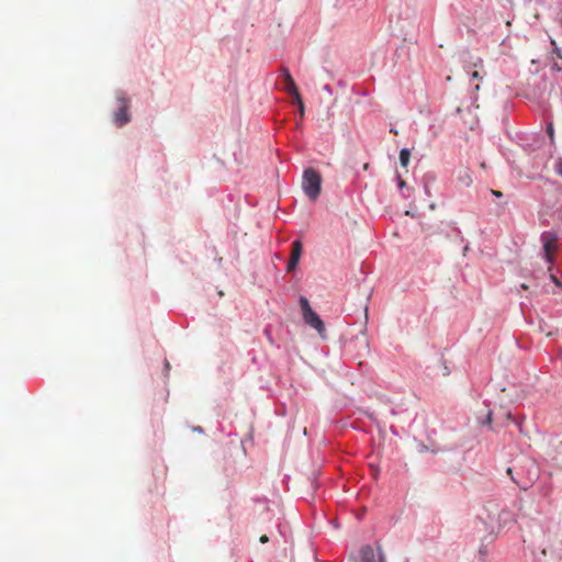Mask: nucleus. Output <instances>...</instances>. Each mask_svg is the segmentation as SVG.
<instances>
[{"label": "nucleus", "instance_id": "obj_21", "mask_svg": "<svg viewBox=\"0 0 562 562\" xmlns=\"http://www.w3.org/2000/svg\"><path fill=\"white\" fill-rule=\"evenodd\" d=\"M380 562H383V561H382V558H380Z\"/></svg>", "mask_w": 562, "mask_h": 562}, {"label": "nucleus", "instance_id": "obj_18", "mask_svg": "<svg viewBox=\"0 0 562 562\" xmlns=\"http://www.w3.org/2000/svg\"><path fill=\"white\" fill-rule=\"evenodd\" d=\"M482 65H483V60L481 58H479L477 61L474 63V67L482 66Z\"/></svg>", "mask_w": 562, "mask_h": 562}, {"label": "nucleus", "instance_id": "obj_10", "mask_svg": "<svg viewBox=\"0 0 562 562\" xmlns=\"http://www.w3.org/2000/svg\"><path fill=\"white\" fill-rule=\"evenodd\" d=\"M293 102L297 104L301 115H304V103L300 93L299 99H293Z\"/></svg>", "mask_w": 562, "mask_h": 562}, {"label": "nucleus", "instance_id": "obj_12", "mask_svg": "<svg viewBox=\"0 0 562 562\" xmlns=\"http://www.w3.org/2000/svg\"><path fill=\"white\" fill-rule=\"evenodd\" d=\"M492 412L490 411L486 415V418L485 420L483 422V424H486V425H491L492 424Z\"/></svg>", "mask_w": 562, "mask_h": 562}, {"label": "nucleus", "instance_id": "obj_16", "mask_svg": "<svg viewBox=\"0 0 562 562\" xmlns=\"http://www.w3.org/2000/svg\"><path fill=\"white\" fill-rule=\"evenodd\" d=\"M471 77H472V79H480L481 78L479 71H476V70L472 72Z\"/></svg>", "mask_w": 562, "mask_h": 562}, {"label": "nucleus", "instance_id": "obj_19", "mask_svg": "<svg viewBox=\"0 0 562 562\" xmlns=\"http://www.w3.org/2000/svg\"><path fill=\"white\" fill-rule=\"evenodd\" d=\"M363 169H364V170H368V169H369V164H368V162L363 165Z\"/></svg>", "mask_w": 562, "mask_h": 562}, {"label": "nucleus", "instance_id": "obj_7", "mask_svg": "<svg viewBox=\"0 0 562 562\" xmlns=\"http://www.w3.org/2000/svg\"><path fill=\"white\" fill-rule=\"evenodd\" d=\"M362 562H375V552L371 546H364L360 550Z\"/></svg>", "mask_w": 562, "mask_h": 562}, {"label": "nucleus", "instance_id": "obj_8", "mask_svg": "<svg viewBox=\"0 0 562 562\" xmlns=\"http://www.w3.org/2000/svg\"><path fill=\"white\" fill-rule=\"evenodd\" d=\"M411 151L406 148L400 151V161L403 167H406L409 162Z\"/></svg>", "mask_w": 562, "mask_h": 562}, {"label": "nucleus", "instance_id": "obj_2", "mask_svg": "<svg viewBox=\"0 0 562 562\" xmlns=\"http://www.w3.org/2000/svg\"><path fill=\"white\" fill-rule=\"evenodd\" d=\"M300 306H301V310H302V315H303V319L304 322L313 327L314 329L317 330V333L323 336V334L325 333L326 328H325V324L324 322L321 319V317L318 316V314H316L311 305H310V302L305 297V296H301L300 297Z\"/></svg>", "mask_w": 562, "mask_h": 562}, {"label": "nucleus", "instance_id": "obj_3", "mask_svg": "<svg viewBox=\"0 0 562 562\" xmlns=\"http://www.w3.org/2000/svg\"><path fill=\"white\" fill-rule=\"evenodd\" d=\"M541 241L544 251V258L549 263L554 260L553 252L558 248V236L553 232H544L541 234Z\"/></svg>", "mask_w": 562, "mask_h": 562}, {"label": "nucleus", "instance_id": "obj_14", "mask_svg": "<svg viewBox=\"0 0 562 562\" xmlns=\"http://www.w3.org/2000/svg\"><path fill=\"white\" fill-rule=\"evenodd\" d=\"M491 193L496 196V198H501L503 195V193L501 191H497V190H491Z\"/></svg>", "mask_w": 562, "mask_h": 562}, {"label": "nucleus", "instance_id": "obj_17", "mask_svg": "<svg viewBox=\"0 0 562 562\" xmlns=\"http://www.w3.org/2000/svg\"><path fill=\"white\" fill-rule=\"evenodd\" d=\"M547 130H548L549 135H550V136H551V138H552V137H553V126H552V124H549V126H548V128H547Z\"/></svg>", "mask_w": 562, "mask_h": 562}, {"label": "nucleus", "instance_id": "obj_15", "mask_svg": "<svg viewBox=\"0 0 562 562\" xmlns=\"http://www.w3.org/2000/svg\"><path fill=\"white\" fill-rule=\"evenodd\" d=\"M259 541H260L261 543H267V542L269 541V538H268V536L262 535V536L259 538Z\"/></svg>", "mask_w": 562, "mask_h": 562}, {"label": "nucleus", "instance_id": "obj_6", "mask_svg": "<svg viewBox=\"0 0 562 562\" xmlns=\"http://www.w3.org/2000/svg\"><path fill=\"white\" fill-rule=\"evenodd\" d=\"M283 81H284V90L293 98L299 99V89L292 78L290 71L286 68H282L281 70Z\"/></svg>", "mask_w": 562, "mask_h": 562}, {"label": "nucleus", "instance_id": "obj_4", "mask_svg": "<svg viewBox=\"0 0 562 562\" xmlns=\"http://www.w3.org/2000/svg\"><path fill=\"white\" fill-rule=\"evenodd\" d=\"M117 101L120 106L117 111L114 113V122L117 126H123L130 122L128 106L130 100L124 94L117 95Z\"/></svg>", "mask_w": 562, "mask_h": 562}, {"label": "nucleus", "instance_id": "obj_13", "mask_svg": "<svg viewBox=\"0 0 562 562\" xmlns=\"http://www.w3.org/2000/svg\"><path fill=\"white\" fill-rule=\"evenodd\" d=\"M550 278L558 286H562L561 282L554 274H551Z\"/></svg>", "mask_w": 562, "mask_h": 562}, {"label": "nucleus", "instance_id": "obj_11", "mask_svg": "<svg viewBox=\"0 0 562 562\" xmlns=\"http://www.w3.org/2000/svg\"><path fill=\"white\" fill-rule=\"evenodd\" d=\"M555 171L559 176L562 177V160H559L557 164H555Z\"/></svg>", "mask_w": 562, "mask_h": 562}, {"label": "nucleus", "instance_id": "obj_9", "mask_svg": "<svg viewBox=\"0 0 562 562\" xmlns=\"http://www.w3.org/2000/svg\"><path fill=\"white\" fill-rule=\"evenodd\" d=\"M506 473L510 476L512 481L517 484L521 490L527 491L529 486H522L519 482L514 477L512 468H507Z\"/></svg>", "mask_w": 562, "mask_h": 562}, {"label": "nucleus", "instance_id": "obj_5", "mask_svg": "<svg viewBox=\"0 0 562 562\" xmlns=\"http://www.w3.org/2000/svg\"><path fill=\"white\" fill-rule=\"evenodd\" d=\"M303 251V244L301 240L296 239L292 243L291 247V256L286 266L288 272H292L296 269L297 263L301 259Z\"/></svg>", "mask_w": 562, "mask_h": 562}, {"label": "nucleus", "instance_id": "obj_20", "mask_svg": "<svg viewBox=\"0 0 562 562\" xmlns=\"http://www.w3.org/2000/svg\"><path fill=\"white\" fill-rule=\"evenodd\" d=\"M521 288L525 290L528 289V286L526 284H521Z\"/></svg>", "mask_w": 562, "mask_h": 562}, {"label": "nucleus", "instance_id": "obj_1", "mask_svg": "<svg viewBox=\"0 0 562 562\" xmlns=\"http://www.w3.org/2000/svg\"><path fill=\"white\" fill-rule=\"evenodd\" d=\"M302 189L310 200L316 201L322 191V176L313 169L307 168L303 172Z\"/></svg>", "mask_w": 562, "mask_h": 562}]
</instances>
